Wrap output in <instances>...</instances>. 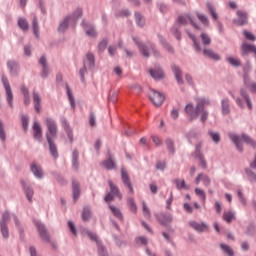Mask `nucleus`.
Here are the masks:
<instances>
[{
  "label": "nucleus",
  "mask_w": 256,
  "mask_h": 256,
  "mask_svg": "<svg viewBox=\"0 0 256 256\" xmlns=\"http://www.w3.org/2000/svg\"><path fill=\"white\" fill-rule=\"evenodd\" d=\"M208 101L204 98L198 99L196 108L193 106V104L189 103L185 107V113L189 117L190 121H193L194 119H197L199 115H201V121L205 123L207 118L209 117V113L205 111V105H208Z\"/></svg>",
  "instance_id": "f257e3e1"
},
{
  "label": "nucleus",
  "mask_w": 256,
  "mask_h": 256,
  "mask_svg": "<svg viewBox=\"0 0 256 256\" xmlns=\"http://www.w3.org/2000/svg\"><path fill=\"white\" fill-rule=\"evenodd\" d=\"M83 16V10L81 8H78L74 11L72 17L68 16L64 19L62 23H60L58 27V31L60 33H65L67 31L69 25H72V27H75V24L77 23V19H80V17Z\"/></svg>",
  "instance_id": "f03ea898"
},
{
  "label": "nucleus",
  "mask_w": 256,
  "mask_h": 256,
  "mask_svg": "<svg viewBox=\"0 0 256 256\" xmlns=\"http://www.w3.org/2000/svg\"><path fill=\"white\" fill-rule=\"evenodd\" d=\"M229 137L240 152L243 151V143H247L248 145L255 147V142H253V140H251V138H249L247 135L237 136L235 134H230Z\"/></svg>",
  "instance_id": "7ed1b4c3"
},
{
  "label": "nucleus",
  "mask_w": 256,
  "mask_h": 256,
  "mask_svg": "<svg viewBox=\"0 0 256 256\" xmlns=\"http://www.w3.org/2000/svg\"><path fill=\"white\" fill-rule=\"evenodd\" d=\"M2 83L4 85V89L6 91V101L11 109H13V90L11 89V84H9V80L7 76H2Z\"/></svg>",
  "instance_id": "20e7f679"
},
{
  "label": "nucleus",
  "mask_w": 256,
  "mask_h": 256,
  "mask_svg": "<svg viewBox=\"0 0 256 256\" xmlns=\"http://www.w3.org/2000/svg\"><path fill=\"white\" fill-rule=\"evenodd\" d=\"M46 127L48 129V133L46 134V139H53L57 137V122L53 120V118H46L45 120Z\"/></svg>",
  "instance_id": "39448f33"
},
{
  "label": "nucleus",
  "mask_w": 256,
  "mask_h": 256,
  "mask_svg": "<svg viewBox=\"0 0 256 256\" xmlns=\"http://www.w3.org/2000/svg\"><path fill=\"white\" fill-rule=\"evenodd\" d=\"M149 97L155 107H161V105H163V101H165V96L161 94V92L155 90L150 91Z\"/></svg>",
  "instance_id": "423d86ee"
},
{
  "label": "nucleus",
  "mask_w": 256,
  "mask_h": 256,
  "mask_svg": "<svg viewBox=\"0 0 256 256\" xmlns=\"http://www.w3.org/2000/svg\"><path fill=\"white\" fill-rule=\"evenodd\" d=\"M178 23H180V25H187L188 23H191L192 27H195V29L200 30L201 28L195 23V18H193V16H191V14H184V15H180L178 17Z\"/></svg>",
  "instance_id": "0eeeda50"
},
{
  "label": "nucleus",
  "mask_w": 256,
  "mask_h": 256,
  "mask_svg": "<svg viewBox=\"0 0 256 256\" xmlns=\"http://www.w3.org/2000/svg\"><path fill=\"white\" fill-rule=\"evenodd\" d=\"M36 227L38 229L41 239L46 243H50V234L48 233L45 225L40 223L39 221H36Z\"/></svg>",
  "instance_id": "6e6552de"
},
{
  "label": "nucleus",
  "mask_w": 256,
  "mask_h": 256,
  "mask_svg": "<svg viewBox=\"0 0 256 256\" xmlns=\"http://www.w3.org/2000/svg\"><path fill=\"white\" fill-rule=\"evenodd\" d=\"M31 172L37 179H43V177L45 176V172L43 171L41 165L35 162L31 164Z\"/></svg>",
  "instance_id": "1a4fd4ad"
},
{
  "label": "nucleus",
  "mask_w": 256,
  "mask_h": 256,
  "mask_svg": "<svg viewBox=\"0 0 256 256\" xmlns=\"http://www.w3.org/2000/svg\"><path fill=\"white\" fill-rule=\"evenodd\" d=\"M195 158L198 159L199 165L202 169H207V160H205V156L201 154V145L196 147Z\"/></svg>",
  "instance_id": "9d476101"
},
{
  "label": "nucleus",
  "mask_w": 256,
  "mask_h": 256,
  "mask_svg": "<svg viewBox=\"0 0 256 256\" xmlns=\"http://www.w3.org/2000/svg\"><path fill=\"white\" fill-rule=\"evenodd\" d=\"M238 19L234 20L235 25H247V12H243L242 10L237 11Z\"/></svg>",
  "instance_id": "9b49d317"
},
{
  "label": "nucleus",
  "mask_w": 256,
  "mask_h": 256,
  "mask_svg": "<svg viewBox=\"0 0 256 256\" xmlns=\"http://www.w3.org/2000/svg\"><path fill=\"white\" fill-rule=\"evenodd\" d=\"M242 55H248V53H254L256 56V46L253 44H249L244 42L241 46Z\"/></svg>",
  "instance_id": "f8f14e48"
},
{
  "label": "nucleus",
  "mask_w": 256,
  "mask_h": 256,
  "mask_svg": "<svg viewBox=\"0 0 256 256\" xmlns=\"http://www.w3.org/2000/svg\"><path fill=\"white\" fill-rule=\"evenodd\" d=\"M33 131H34V139L41 141V139L43 138V129L41 128V124H39V122H34Z\"/></svg>",
  "instance_id": "ddd939ff"
},
{
  "label": "nucleus",
  "mask_w": 256,
  "mask_h": 256,
  "mask_svg": "<svg viewBox=\"0 0 256 256\" xmlns=\"http://www.w3.org/2000/svg\"><path fill=\"white\" fill-rule=\"evenodd\" d=\"M189 226L198 232H204L208 230V225L205 223H198L196 221L189 222Z\"/></svg>",
  "instance_id": "4468645a"
},
{
  "label": "nucleus",
  "mask_w": 256,
  "mask_h": 256,
  "mask_svg": "<svg viewBox=\"0 0 256 256\" xmlns=\"http://www.w3.org/2000/svg\"><path fill=\"white\" fill-rule=\"evenodd\" d=\"M83 28L86 31V35H88V37H96L97 36V32L95 31V28L93 27V25L83 21L82 22Z\"/></svg>",
  "instance_id": "2eb2a0df"
},
{
  "label": "nucleus",
  "mask_w": 256,
  "mask_h": 256,
  "mask_svg": "<svg viewBox=\"0 0 256 256\" xmlns=\"http://www.w3.org/2000/svg\"><path fill=\"white\" fill-rule=\"evenodd\" d=\"M88 235H89V237L91 238L92 241H95L98 244V253H99V255L100 256H108L105 252L104 247L101 244H99L97 234L89 233Z\"/></svg>",
  "instance_id": "dca6fc26"
},
{
  "label": "nucleus",
  "mask_w": 256,
  "mask_h": 256,
  "mask_svg": "<svg viewBox=\"0 0 256 256\" xmlns=\"http://www.w3.org/2000/svg\"><path fill=\"white\" fill-rule=\"evenodd\" d=\"M47 142L49 144L51 155L54 157V159H57V157H59V152H57V146L53 142V138L48 136Z\"/></svg>",
  "instance_id": "f3484780"
},
{
  "label": "nucleus",
  "mask_w": 256,
  "mask_h": 256,
  "mask_svg": "<svg viewBox=\"0 0 256 256\" xmlns=\"http://www.w3.org/2000/svg\"><path fill=\"white\" fill-rule=\"evenodd\" d=\"M122 181L128 187L129 191H133V186L131 185V180L129 179V174H127V170H121Z\"/></svg>",
  "instance_id": "a211bd4d"
},
{
  "label": "nucleus",
  "mask_w": 256,
  "mask_h": 256,
  "mask_svg": "<svg viewBox=\"0 0 256 256\" xmlns=\"http://www.w3.org/2000/svg\"><path fill=\"white\" fill-rule=\"evenodd\" d=\"M8 69L11 75H17L19 73V64L13 60L7 62Z\"/></svg>",
  "instance_id": "6ab92c4d"
},
{
  "label": "nucleus",
  "mask_w": 256,
  "mask_h": 256,
  "mask_svg": "<svg viewBox=\"0 0 256 256\" xmlns=\"http://www.w3.org/2000/svg\"><path fill=\"white\" fill-rule=\"evenodd\" d=\"M240 95L242 99L246 101V105L248 109L251 111V109H253V103L251 102V98L249 97V94H247V91L245 89H241Z\"/></svg>",
  "instance_id": "aec40b11"
},
{
  "label": "nucleus",
  "mask_w": 256,
  "mask_h": 256,
  "mask_svg": "<svg viewBox=\"0 0 256 256\" xmlns=\"http://www.w3.org/2000/svg\"><path fill=\"white\" fill-rule=\"evenodd\" d=\"M150 75L153 79H163L165 77V72H163V69L157 68L155 70L150 69Z\"/></svg>",
  "instance_id": "412c9836"
},
{
  "label": "nucleus",
  "mask_w": 256,
  "mask_h": 256,
  "mask_svg": "<svg viewBox=\"0 0 256 256\" xmlns=\"http://www.w3.org/2000/svg\"><path fill=\"white\" fill-rule=\"evenodd\" d=\"M40 65H42V77H47L49 75V67H47V59L42 56L39 60Z\"/></svg>",
  "instance_id": "4be33fe9"
},
{
  "label": "nucleus",
  "mask_w": 256,
  "mask_h": 256,
  "mask_svg": "<svg viewBox=\"0 0 256 256\" xmlns=\"http://www.w3.org/2000/svg\"><path fill=\"white\" fill-rule=\"evenodd\" d=\"M203 53L206 57H209L210 59H213L214 61H219V59H221V56H219V54L215 53L212 49H204Z\"/></svg>",
  "instance_id": "5701e85b"
},
{
  "label": "nucleus",
  "mask_w": 256,
  "mask_h": 256,
  "mask_svg": "<svg viewBox=\"0 0 256 256\" xmlns=\"http://www.w3.org/2000/svg\"><path fill=\"white\" fill-rule=\"evenodd\" d=\"M33 101L35 110L39 113L41 111V96L36 92L33 93Z\"/></svg>",
  "instance_id": "b1692460"
},
{
  "label": "nucleus",
  "mask_w": 256,
  "mask_h": 256,
  "mask_svg": "<svg viewBox=\"0 0 256 256\" xmlns=\"http://www.w3.org/2000/svg\"><path fill=\"white\" fill-rule=\"evenodd\" d=\"M133 41H135L136 45H138L142 55L144 57H149V51L147 50V47L145 45H141V43H139V38L133 37Z\"/></svg>",
  "instance_id": "393cba45"
},
{
  "label": "nucleus",
  "mask_w": 256,
  "mask_h": 256,
  "mask_svg": "<svg viewBox=\"0 0 256 256\" xmlns=\"http://www.w3.org/2000/svg\"><path fill=\"white\" fill-rule=\"evenodd\" d=\"M207 9L212 17V19L214 21H217V19H219V15H217V11L215 10V6H213V4L208 3L207 4Z\"/></svg>",
  "instance_id": "a878e982"
},
{
  "label": "nucleus",
  "mask_w": 256,
  "mask_h": 256,
  "mask_svg": "<svg viewBox=\"0 0 256 256\" xmlns=\"http://www.w3.org/2000/svg\"><path fill=\"white\" fill-rule=\"evenodd\" d=\"M226 61L232 65V67H241V60L239 58H235L233 56H230L226 58Z\"/></svg>",
  "instance_id": "bb28decb"
},
{
  "label": "nucleus",
  "mask_w": 256,
  "mask_h": 256,
  "mask_svg": "<svg viewBox=\"0 0 256 256\" xmlns=\"http://www.w3.org/2000/svg\"><path fill=\"white\" fill-rule=\"evenodd\" d=\"M223 220L226 223H231L233 220H235V214L232 211H226L223 213Z\"/></svg>",
  "instance_id": "cd10ccee"
},
{
  "label": "nucleus",
  "mask_w": 256,
  "mask_h": 256,
  "mask_svg": "<svg viewBox=\"0 0 256 256\" xmlns=\"http://www.w3.org/2000/svg\"><path fill=\"white\" fill-rule=\"evenodd\" d=\"M18 26L22 31H29V22H27V19L25 18H19Z\"/></svg>",
  "instance_id": "c85d7f7f"
},
{
  "label": "nucleus",
  "mask_w": 256,
  "mask_h": 256,
  "mask_svg": "<svg viewBox=\"0 0 256 256\" xmlns=\"http://www.w3.org/2000/svg\"><path fill=\"white\" fill-rule=\"evenodd\" d=\"M172 71L177 79L178 83H183V78L181 77V70L176 65L172 66Z\"/></svg>",
  "instance_id": "c756f323"
},
{
  "label": "nucleus",
  "mask_w": 256,
  "mask_h": 256,
  "mask_svg": "<svg viewBox=\"0 0 256 256\" xmlns=\"http://www.w3.org/2000/svg\"><path fill=\"white\" fill-rule=\"evenodd\" d=\"M85 65L89 67H95V56L93 53H88L85 60Z\"/></svg>",
  "instance_id": "7c9ffc66"
},
{
  "label": "nucleus",
  "mask_w": 256,
  "mask_h": 256,
  "mask_svg": "<svg viewBox=\"0 0 256 256\" xmlns=\"http://www.w3.org/2000/svg\"><path fill=\"white\" fill-rule=\"evenodd\" d=\"M72 165L73 167H75V169L79 167V151L78 150H74L72 153Z\"/></svg>",
  "instance_id": "2f4dec72"
},
{
  "label": "nucleus",
  "mask_w": 256,
  "mask_h": 256,
  "mask_svg": "<svg viewBox=\"0 0 256 256\" xmlns=\"http://www.w3.org/2000/svg\"><path fill=\"white\" fill-rule=\"evenodd\" d=\"M90 217H91L90 208L89 207H84L83 211H82V215H81L82 220L84 222H87V221H89Z\"/></svg>",
  "instance_id": "473e14b6"
},
{
  "label": "nucleus",
  "mask_w": 256,
  "mask_h": 256,
  "mask_svg": "<svg viewBox=\"0 0 256 256\" xmlns=\"http://www.w3.org/2000/svg\"><path fill=\"white\" fill-rule=\"evenodd\" d=\"M203 181L204 185H209L211 183V179L208 178L207 175L199 174L196 178V183Z\"/></svg>",
  "instance_id": "72a5a7b5"
},
{
  "label": "nucleus",
  "mask_w": 256,
  "mask_h": 256,
  "mask_svg": "<svg viewBox=\"0 0 256 256\" xmlns=\"http://www.w3.org/2000/svg\"><path fill=\"white\" fill-rule=\"evenodd\" d=\"M220 247L223 250V252L225 254H227V256H233L234 255L233 249L230 246H228L227 244H221Z\"/></svg>",
  "instance_id": "f704fd0d"
},
{
  "label": "nucleus",
  "mask_w": 256,
  "mask_h": 256,
  "mask_svg": "<svg viewBox=\"0 0 256 256\" xmlns=\"http://www.w3.org/2000/svg\"><path fill=\"white\" fill-rule=\"evenodd\" d=\"M110 210L116 218H118L119 220H123V215L117 207L110 205Z\"/></svg>",
  "instance_id": "c9c22d12"
},
{
  "label": "nucleus",
  "mask_w": 256,
  "mask_h": 256,
  "mask_svg": "<svg viewBox=\"0 0 256 256\" xmlns=\"http://www.w3.org/2000/svg\"><path fill=\"white\" fill-rule=\"evenodd\" d=\"M102 167H105V169L108 170L115 169V162H113L111 158H109L108 160L102 162Z\"/></svg>",
  "instance_id": "e433bc0d"
},
{
  "label": "nucleus",
  "mask_w": 256,
  "mask_h": 256,
  "mask_svg": "<svg viewBox=\"0 0 256 256\" xmlns=\"http://www.w3.org/2000/svg\"><path fill=\"white\" fill-rule=\"evenodd\" d=\"M172 221H173V218L170 215H163L162 218H160V222L164 226L169 225Z\"/></svg>",
  "instance_id": "4c0bfd02"
},
{
  "label": "nucleus",
  "mask_w": 256,
  "mask_h": 256,
  "mask_svg": "<svg viewBox=\"0 0 256 256\" xmlns=\"http://www.w3.org/2000/svg\"><path fill=\"white\" fill-rule=\"evenodd\" d=\"M199 21H201V23L203 25H205V27H209V18H207V16L203 15V14H199V12L196 13Z\"/></svg>",
  "instance_id": "58836bf2"
},
{
  "label": "nucleus",
  "mask_w": 256,
  "mask_h": 256,
  "mask_svg": "<svg viewBox=\"0 0 256 256\" xmlns=\"http://www.w3.org/2000/svg\"><path fill=\"white\" fill-rule=\"evenodd\" d=\"M135 19L138 27H143L145 25V18L140 13L135 14Z\"/></svg>",
  "instance_id": "ea45409f"
},
{
  "label": "nucleus",
  "mask_w": 256,
  "mask_h": 256,
  "mask_svg": "<svg viewBox=\"0 0 256 256\" xmlns=\"http://www.w3.org/2000/svg\"><path fill=\"white\" fill-rule=\"evenodd\" d=\"M222 113L223 115H229V100H222Z\"/></svg>",
  "instance_id": "a19ab883"
},
{
  "label": "nucleus",
  "mask_w": 256,
  "mask_h": 256,
  "mask_svg": "<svg viewBox=\"0 0 256 256\" xmlns=\"http://www.w3.org/2000/svg\"><path fill=\"white\" fill-rule=\"evenodd\" d=\"M63 127L68 135L70 143H73V132H71V128L69 127V124H67V122H64Z\"/></svg>",
  "instance_id": "79ce46f5"
},
{
  "label": "nucleus",
  "mask_w": 256,
  "mask_h": 256,
  "mask_svg": "<svg viewBox=\"0 0 256 256\" xmlns=\"http://www.w3.org/2000/svg\"><path fill=\"white\" fill-rule=\"evenodd\" d=\"M1 227V233L3 238L8 239L9 238V230L6 224L0 223Z\"/></svg>",
  "instance_id": "37998d69"
},
{
  "label": "nucleus",
  "mask_w": 256,
  "mask_h": 256,
  "mask_svg": "<svg viewBox=\"0 0 256 256\" xmlns=\"http://www.w3.org/2000/svg\"><path fill=\"white\" fill-rule=\"evenodd\" d=\"M209 135H210L212 141H214V143H219L221 141V135H219V133L209 131Z\"/></svg>",
  "instance_id": "c03bdc74"
},
{
  "label": "nucleus",
  "mask_w": 256,
  "mask_h": 256,
  "mask_svg": "<svg viewBox=\"0 0 256 256\" xmlns=\"http://www.w3.org/2000/svg\"><path fill=\"white\" fill-rule=\"evenodd\" d=\"M32 25H33L34 35L36 37H39V22H37V17H34Z\"/></svg>",
  "instance_id": "a18cd8bd"
},
{
  "label": "nucleus",
  "mask_w": 256,
  "mask_h": 256,
  "mask_svg": "<svg viewBox=\"0 0 256 256\" xmlns=\"http://www.w3.org/2000/svg\"><path fill=\"white\" fill-rule=\"evenodd\" d=\"M130 211H133L134 213H137L138 208L133 199H128L127 201Z\"/></svg>",
  "instance_id": "49530a36"
},
{
  "label": "nucleus",
  "mask_w": 256,
  "mask_h": 256,
  "mask_svg": "<svg viewBox=\"0 0 256 256\" xmlns=\"http://www.w3.org/2000/svg\"><path fill=\"white\" fill-rule=\"evenodd\" d=\"M200 37L204 45H211V38L209 37V35H207L206 33H202Z\"/></svg>",
  "instance_id": "de8ad7c7"
},
{
  "label": "nucleus",
  "mask_w": 256,
  "mask_h": 256,
  "mask_svg": "<svg viewBox=\"0 0 256 256\" xmlns=\"http://www.w3.org/2000/svg\"><path fill=\"white\" fill-rule=\"evenodd\" d=\"M166 145L170 153H175V143H173V140L171 139L166 140Z\"/></svg>",
  "instance_id": "09e8293b"
},
{
  "label": "nucleus",
  "mask_w": 256,
  "mask_h": 256,
  "mask_svg": "<svg viewBox=\"0 0 256 256\" xmlns=\"http://www.w3.org/2000/svg\"><path fill=\"white\" fill-rule=\"evenodd\" d=\"M188 37H190V39H192L196 51H201V46H199V43L197 42V39L195 38V35L188 32Z\"/></svg>",
  "instance_id": "8fccbe9b"
},
{
  "label": "nucleus",
  "mask_w": 256,
  "mask_h": 256,
  "mask_svg": "<svg viewBox=\"0 0 256 256\" xmlns=\"http://www.w3.org/2000/svg\"><path fill=\"white\" fill-rule=\"evenodd\" d=\"M175 184H176L177 189H187V185L185 184V180L176 179Z\"/></svg>",
  "instance_id": "3c124183"
},
{
  "label": "nucleus",
  "mask_w": 256,
  "mask_h": 256,
  "mask_svg": "<svg viewBox=\"0 0 256 256\" xmlns=\"http://www.w3.org/2000/svg\"><path fill=\"white\" fill-rule=\"evenodd\" d=\"M244 37L245 39H248V41H256V37L253 35V33L247 31V30H244Z\"/></svg>",
  "instance_id": "603ef678"
},
{
  "label": "nucleus",
  "mask_w": 256,
  "mask_h": 256,
  "mask_svg": "<svg viewBox=\"0 0 256 256\" xmlns=\"http://www.w3.org/2000/svg\"><path fill=\"white\" fill-rule=\"evenodd\" d=\"M160 41H161L164 49L168 50L169 53H173V48L171 47V45L167 44V42H165V40L161 36H160Z\"/></svg>",
  "instance_id": "864d4df0"
},
{
  "label": "nucleus",
  "mask_w": 256,
  "mask_h": 256,
  "mask_svg": "<svg viewBox=\"0 0 256 256\" xmlns=\"http://www.w3.org/2000/svg\"><path fill=\"white\" fill-rule=\"evenodd\" d=\"M143 214L147 219L151 218V211L146 206L145 202H143Z\"/></svg>",
  "instance_id": "5fc2aeb1"
},
{
  "label": "nucleus",
  "mask_w": 256,
  "mask_h": 256,
  "mask_svg": "<svg viewBox=\"0 0 256 256\" xmlns=\"http://www.w3.org/2000/svg\"><path fill=\"white\" fill-rule=\"evenodd\" d=\"M0 139L1 141H5L7 139V136L5 135V129L3 128V122L0 120Z\"/></svg>",
  "instance_id": "6e6d98bb"
},
{
  "label": "nucleus",
  "mask_w": 256,
  "mask_h": 256,
  "mask_svg": "<svg viewBox=\"0 0 256 256\" xmlns=\"http://www.w3.org/2000/svg\"><path fill=\"white\" fill-rule=\"evenodd\" d=\"M29 125V116H22V127L24 131H27V126Z\"/></svg>",
  "instance_id": "4d7b16f0"
},
{
  "label": "nucleus",
  "mask_w": 256,
  "mask_h": 256,
  "mask_svg": "<svg viewBox=\"0 0 256 256\" xmlns=\"http://www.w3.org/2000/svg\"><path fill=\"white\" fill-rule=\"evenodd\" d=\"M108 43L109 42L107 40H102L98 45L99 51H105V49H107Z\"/></svg>",
  "instance_id": "13d9d810"
},
{
  "label": "nucleus",
  "mask_w": 256,
  "mask_h": 256,
  "mask_svg": "<svg viewBox=\"0 0 256 256\" xmlns=\"http://www.w3.org/2000/svg\"><path fill=\"white\" fill-rule=\"evenodd\" d=\"M136 244H137V245H147V239H146V237H144V236L138 237V238L136 239Z\"/></svg>",
  "instance_id": "bf43d9fd"
},
{
  "label": "nucleus",
  "mask_w": 256,
  "mask_h": 256,
  "mask_svg": "<svg viewBox=\"0 0 256 256\" xmlns=\"http://www.w3.org/2000/svg\"><path fill=\"white\" fill-rule=\"evenodd\" d=\"M72 188H73L74 193H80V191H81L79 182H77V181L72 182Z\"/></svg>",
  "instance_id": "052dcab7"
},
{
  "label": "nucleus",
  "mask_w": 256,
  "mask_h": 256,
  "mask_svg": "<svg viewBox=\"0 0 256 256\" xmlns=\"http://www.w3.org/2000/svg\"><path fill=\"white\" fill-rule=\"evenodd\" d=\"M9 219H10V214H9V212H5V213L3 214L2 221H1L0 224L3 223V225H7Z\"/></svg>",
  "instance_id": "680f3d73"
},
{
  "label": "nucleus",
  "mask_w": 256,
  "mask_h": 256,
  "mask_svg": "<svg viewBox=\"0 0 256 256\" xmlns=\"http://www.w3.org/2000/svg\"><path fill=\"white\" fill-rule=\"evenodd\" d=\"M246 175L250 181H256V175L251 170H246Z\"/></svg>",
  "instance_id": "e2e57ef3"
},
{
  "label": "nucleus",
  "mask_w": 256,
  "mask_h": 256,
  "mask_svg": "<svg viewBox=\"0 0 256 256\" xmlns=\"http://www.w3.org/2000/svg\"><path fill=\"white\" fill-rule=\"evenodd\" d=\"M67 93L71 107L75 108V99H73V94L71 93V90L68 89Z\"/></svg>",
  "instance_id": "0e129e2a"
},
{
  "label": "nucleus",
  "mask_w": 256,
  "mask_h": 256,
  "mask_svg": "<svg viewBox=\"0 0 256 256\" xmlns=\"http://www.w3.org/2000/svg\"><path fill=\"white\" fill-rule=\"evenodd\" d=\"M108 53H109V55H111V57H113V55H115V53H117V47L116 46H109Z\"/></svg>",
  "instance_id": "69168bd1"
},
{
  "label": "nucleus",
  "mask_w": 256,
  "mask_h": 256,
  "mask_svg": "<svg viewBox=\"0 0 256 256\" xmlns=\"http://www.w3.org/2000/svg\"><path fill=\"white\" fill-rule=\"evenodd\" d=\"M165 167H167V164H165V162H158L156 165V168L160 171H163V169H165Z\"/></svg>",
  "instance_id": "338daca9"
},
{
  "label": "nucleus",
  "mask_w": 256,
  "mask_h": 256,
  "mask_svg": "<svg viewBox=\"0 0 256 256\" xmlns=\"http://www.w3.org/2000/svg\"><path fill=\"white\" fill-rule=\"evenodd\" d=\"M89 123L91 127H95V114L90 115Z\"/></svg>",
  "instance_id": "774afa93"
}]
</instances>
